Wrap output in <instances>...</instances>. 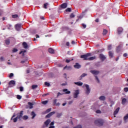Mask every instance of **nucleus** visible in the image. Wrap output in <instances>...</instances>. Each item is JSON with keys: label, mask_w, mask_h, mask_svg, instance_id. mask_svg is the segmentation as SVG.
Returning a JSON list of instances; mask_svg holds the SVG:
<instances>
[{"label": "nucleus", "mask_w": 128, "mask_h": 128, "mask_svg": "<svg viewBox=\"0 0 128 128\" xmlns=\"http://www.w3.org/2000/svg\"><path fill=\"white\" fill-rule=\"evenodd\" d=\"M70 62V60H66V62L68 64Z\"/></svg>", "instance_id": "e2e57ef3"}, {"label": "nucleus", "mask_w": 128, "mask_h": 128, "mask_svg": "<svg viewBox=\"0 0 128 128\" xmlns=\"http://www.w3.org/2000/svg\"><path fill=\"white\" fill-rule=\"evenodd\" d=\"M48 52L50 54H54V50L52 48H49Z\"/></svg>", "instance_id": "dca6fc26"}, {"label": "nucleus", "mask_w": 128, "mask_h": 128, "mask_svg": "<svg viewBox=\"0 0 128 128\" xmlns=\"http://www.w3.org/2000/svg\"><path fill=\"white\" fill-rule=\"evenodd\" d=\"M74 128H82V126L78 125V126H77Z\"/></svg>", "instance_id": "680f3d73"}, {"label": "nucleus", "mask_w": 128, "mask_h": 128, "mask_svg": "<svg viewBox=\"0 0 128 128\" xmlns=\"http://www.w3.org/2000/svg\"><path fill=\"white\" fill-rule=\"evenodd\" d=\"M80 65L78 63H76V64L74 65V68H80Z\"/></svg>", "instance_id": "f8f14e48"}, {"label": "nucleus", "mask_w": 128, "mask_h": 128, "mask_svg": "<svg viewBox=\"0 0 128 128\" xmlns=\"http://www.w3.org/2000/svg\"><path fill=\"white\" fill-rule=\"evenodd\" d=\"M82 26L84 28H86V25L84 24H82Z\"/></svg>", "instance_id": "69168bd1"}, {"label": "nucleus", "mask_w": 128, "mask_h": 128, "mask_svg": "<svg viewBox=\"0 0 128 128\" xmlns=\"http://www.w3.org/2000/svg\"><path fill=\"white\" fill-rule=\"evenodd\" d=\"M16 98H17L18 100H21L22 96H20V95H17V97Z\"/></svg>", "instance_id": "c03bdc74"}, {"label": "nucleus", "mask_w": 128, "mask_h": 128, "mask_svg": "<svg viewBox=\"0 0 128 128\" xmlns=\"http://www.w3.org/2000/svg\"><path fill=\"white\" fill-rule=\"evenodd\" d=\"M20 28H22V24H16V29L19 31L20 30Z\"/></svg>", "instance_id": "6e6552de"}, {"label": "nucleus", "mask_w": 128, "mask_h": 128, "mask_svg": "<svg viewBox=\"0 0 128 128\" xmlns=\"http://www.w3.org/2000/svg\"><path fill=\"white\" fill-rule=\"evenodd\" d=\"M50 116H52V115L50 114V113L46 116V118H50Z\"/></svg>", "instance_id": "603ef678"}, {"label": "nucleus", "mask_w": 128, "mask_h": 128, "mask_svg": "<svg viewBox=\"0 0 128 128\" xmlns=\"http://www.w3.org/2000/svg\"><path fill=\"white\" fill-rule=\"evenodd\" d=\"M72 67L70 66H66L65 67H64V70H66V68H67V70H70V68H71Z\"/></svg>", "instance_id": "c9c22d12"}, {"label": "nucleus", "mask_w": 128, "mask_h": 128, "mask_svg": "<svg viewBox=\"0 0 128 128\" xmlns=\"http://www.w3.org/2000/svg\"><path fill=\"white\" fill-rule=\"evenodd\" d=\"M128 114H126L124 118V122H126V120H128Z\"/></svg>", "instance_id": "a211bd4d"}, {"label": "nucleus", "mask_w": 128, "mask_h": 128, "mask_svg": "<svg viewBox=\"0 0 128 128\" xmlns=\"http://www.w3.org/2000/svg\"><path fill=\"white\" fill-rule=\"evenodd\" d=\"M100 100H106V97L104 96H101L99 98Z\"/></svg>", "instance_id": "b1692460"}, {"label": "nucleus", "mask_w": 128, "mask_h": 128, "mask_svg": "<svg viewBox=\"0 0 128 128\" xmlns=\"http://www.w3.org/2000/svg\"><path fill=\"white\" fill-rule=\"evenodd\" d=\"M0 60L1 62H4V57H0Z\"/></svg>", "instance_id": "49530a36"}, {"label": "nucleus", "mask_w": 128, "mask_h": 128, "mask_svg": "<svg viewBox=\"0 0 128 128\" xmlns=\"http://www.w3.org/2000/svg\"><path fill=\"white\" fill-rule=\"evenodd\" d=\"M50 123V119L47 120L44 123V128H45V126H48Z\"/></svg>", "instance_id": "0eeeda50"}, {"label": "nucleus", "mask_w": 128, "mask_h": 128, "mask_svg": "<svg viewBox=\"0 0 128 128\" xmlns=\"http://www.w3.org/2000/svg\"><path fill=\"white\" fill-rule=\"evenodd\" d=\"M78 94H80V90H74L72 92L74 98H78Z\"/></svg>", "instance_id": "f03ea898"}, {"label": "nucleus", "mask_w": 128, "mask_h": 128, "mask_svg": "<svg viewBox=\"0 0 128 128\" xmlns=\"http://www.w3.org/2000/svg\"><path fill=\"white\" fill-rule=\"evenodd\" d=\"M52 110V108H48L46 110V114H48V112H50Z\"/></svg>", "instance_id": "79ce46f5"}, {"label": "nucleus", "mask_w": 128, "mask_h": 128, "mask_svg": "<svg viewBox=\"0 0 128 128\" xmlns=\"http://www.w3.org/2000/svg\"><path fill=\"white\" fill-rule=\"evenodd\" d=\"M66 12H72V8H68L66 10Z\"/></svg>", "instance_id": "2f4dec72"}, {"label": "nucleus", "mask_w": 128, "mask_h": 128, "mask_svg": "<svg viewBox=\"0 0 128 128\" xmlns=\"http://www.w3.org/2000/svg\"><path fill=\"white\" fill-rule=\"evenodd\" d=\"M16 84V82L14 80H11L9 82V86L10 88H12Z\"/></svg>", "instance_id": "423d86ee"}, {"label": "nucleus", "mask_w": 128, "mask_h": 128, "mask_svg": "<svg viewBox=\"0 0 128 128\" xmlns=\"http://www.w3.org/2000/svg\"><path fill=\"white\" fill-rule=\"evenodd\" d=\"M108 54H109V56H110V58H112V56L114 54H112V52L110 51V52H109Z\"/></svg>", "instance_id": "c756f323"}, {"label": "nucleus", "mask_w": 128, "mask_h": 128, "mask_svg": "<svg viewBox=\"0 0 128 128\" xmlns=\"http://www.w3.org/2000/svg\"><path fill=\"white\" fill-rule=\"evenodd\" d=\"M75 16L74 14L73 13L71 14L70 15V18H74Z\"/></svg>", "instance_id": "864d4df0"}, {"label": "nucleus", "mask_w": 128, "mask_h": 128, "mask_svg": "<svg viewBox=\"0 0 128 128\" xmlns=\"http://www.w3.org/2000/svg\"><path fill=\"white\" fill-rule=\"evenodd\" d=\"M18 17V14L12 15V18H16Z\"/></svg>", "instance_id": "58836bf2"}, {"label": "nucleus", "mask_w": 128, "mask_h": 128, "mask_svg": "<svg viewBox=\"0 0 128 128\" xmlns=\"http://www.w3.org/2000/svg\"><path fill=\"white\" fill-rule=\"evenodd\" d=\"M88 56H90V54H86L82 55L81 58H84V60H88Z\"/></svg>", "instance_id": "7ed1b4c3"}, {"label": "nucleus", "mask_w": 128, "mask_h": 128, "mask_svg": "<svg viewBox=\"0 0 128 128\" xmlns=\"http://www.w3.org/2000/svg\"><path fill=\"white\" fill-rule=\"evenodd\" d=\"M124 92H128V88H124Z\"/></svg>", "instance_id": "09e8293b"}, {"label": "nucleus", "mask_w": 128, "mask_h": 128, "mask_svg": "<svg viewBox=\"0 0 128 128\" xmlns=\"http://www.w3.org/2000/svg\"><path fill=\"white\" fill-rule=\"evenodd\" d=\"M96 114H100L102 112L100 110H97L96 111Z\"/></svg>", "instance_id": "bf43d9fd"}, {"label": "nucleus", "mask_w": 128, "mask_h": 128, "mask_svg": "<svg viewBox=\"0 0 128 128\" xmlns=\"http://www.w3.org/2000/svg\"><path fill=\"white\" fill-rule=\"evenodd\" d=\"M118 32L119 34H122V28H118Z\"/></svg>", "instance_id": "5701e85b"}, {"label": "nucleus", "mask_w": 128, "mask_h": 128, "mask_svg": "<svg viewBox=\"0 0 128 128\" xmlns=\"http://www.w3.org/2000/svg\"><path fill=\"white\" fill-rule=\"evenodd\" d=\"M84 86L86 88V90H90V85L88 84H84L83 85V88H84Z\"/></svg>", "instance_id": "6ab92c4d"}, {"label": "nucleus", "mask_w": 128, "mask_h": 128, "mask_svg": "<svg viewBox=\"0 0 128 128\" xmlns=\"http://www.w3.org/2000/svg\"><path fill=\"white\" fill-rule=\"evenodd\" d=\"M90 94V89H86V94L88 95Z\"/></svg>", "instance_id": "4be33fe9"}, {"label": "nucleus", "mask_w": 128, "mask_h": 128, "mask_svg": "<svg viewBox=\"0 0 128 128\" xmlns=\"http://www.w3.org/2000/svg\"><path fill=\"white\" fill-rule=\"evenodd\" d=\"M45 86H50V84L49 82H45Z\"/></svg>", "instance_id": "de8ad7c7"}, {"label": "nucleus", "mask_w": 128, "mask_h": 128, "mask_svg": "<svg viewBox=\"0 0 128 128\" xmlns=\"http://www.w3.org/2000/svg\"><path fill=\"white\" fill-rule=\"evenodd\" d=\"M20 92H23V91H24V88L20 86Z\"/></svg>", "instance_id": "8fccbe9b"}, {"label": "nucleus", "mask_w": 128, "mask_h": 128, "mask_svg": "<svg viewBox=\"0 0 128 128\" xmlns=\"http://www.w3.org/2000/svg\"><path fill=\"white\" fill-rule=\"evenodd\" d=\"M38 88V85H33L32 86V88L34 90V88Z\"/></svg>", "instance_id": "a19ab883"}, {"label": "nucleus", "mask_w": 128, "mask_h": 128, "mask_svg": "<svg viewBox=\"0 0 128 128\" xmlns=\"http://www.w3.org/2000/svg\"><path fill=\"white\" fill-rule=\"evenodd\" d=\"M95 124L98 126H102L104 124V120L102 119H98L95 120Z\"/></svg>", "instance_id": "f257e3e1"}, {"label": "nucleus", "mask_w": 128, "mask_h": 128, "mask_svg": "<svg viewBox=\"0 0 128 128\" xmlns=\"http://www.w3.org/2000/svg\"><path fill=\"white\" fill-rule=\"evenodd\" d=\"M18 52V49H16V48H14L12 50V52Z\"/></svg>", "instance_id": "37998d69"}, {"label": "nucleus", "mask_w": 128, "mask_h": 128, "mask_svg": "<svg viewBox=\"0 0 128 128\" xmlns=\"http://www.w3.org/2000/svg\"><path fill=\"white\" fill-rule=\"evenodd\" d=\"M99 58H100V60H102V62H104L106 58V56L104 55V54H100Z\"/></svg>", "instance_id": "39448f33"}, {"label": "nucleus", "mask_w": 128, "mask_h": 128, "mask_svg": "<svg viewBox=\"0 0 128 128\" xmlns=\"http://www.w3.org/2000/svg\"><path fill=\"white\" fill-rule=\"evenodd\" d=\"M28 104L30 108L32 109V108H34V106H33L34 104H32V102H28Z\"/></svg>", "instance_id": "aec40b11"}, {"label": "nucleus", "mask_w": 128, "mask_h": 128, "mask_svg": "<svg viewBox=\"0 0 128 128\" xmlns=\"http://www.w3.org/2000/svg\"><path fill=\"white\" fill-rule=\"evenodd\" d=\"M31 116H32V118H34L36 114V113H34V112H31Z\"/></svg>", "instance_id": "412c9836"}, {"label": "nucleus", "mask_w": 128, "mask_h": 128, "mask_svg": "<svg viewBox=\"0 0 128 128\" xmlns=\"http://www.w3.org/2000/svg\"><path fill=\"white\" fill-rule=\"evenodd\" d=\"M108 34V30H106L104 29L103 30V35L106 36Z\"/></svg>", "instance_id": "bb28decb"}, {"label": "nucleus", "mask_w": 128, "mask_h": 128, "mask_svg": "<svg viewBox=\"0 0 128 128\" xmlns=\"http://www.w3.org/2000/svg\"><path fill=\"white\" fill-rule=\"evenodd\" d=\"M62 8H66L68 7V4L66 3H64L60 6Z\"/></svg>", "instance_id": "9d476101"}, {"label": "nucleus", "mask_w": 128, "mask_h": 128, "mask_svg": "<svg viewBox=\"0 0 128 128\" xmlns=\"http://www.w3.org/2000/svg\"><path fill=\"white\" fill-rule=\"evenodd\" d=\"M72 67L70 66H66L65 67H64V70H66V68H67V70H70V68H71Z\"/></svg>", "instance_id": "f704fd0d"}, {"label": "nucleus", "mask_w": 128, "mask_h": 128, "mask_svg": "<svg viewBox=\"0 0 128 128\" xmlns=\"http://www.w3.org/2000/svg\"><path fill=\"white\" fill-rule=\"evenodd\" d=\"M62 94H60V92H58L57 94V98H58L60 96H62Z\"/></svg>", "instance_id": "5fc2aeb1"}, {"label": "nucleus", "mask_w": 128, "mask_h": 128, "mask_svg": "<svg viewBox=\"0 0 128 128\" xmlns=\"http://www.w3.org/2000/svg\"><path fill=\"white\" fill-rule=\"evenodd\" d=\"M54 126L50 125V126L49 127V128H54Z\"/></svg>", "instance_id": "338daca9"}, {"label": "nucleus", "mask_w": 128, "mask_h": 128, "mask_svg": "<svg viewBox=\"0 0 128 128\" xmlns=\"http://www.w3.org/2000/svg\"><path fill=\"white\" fill-rule=\"evenodd\" d=\"M88 76V74H86V73H84V74H82L81 76H80V78H84V76Z\"/></svg>", "instance_id": "c85d7f7f"}, {"label": "nucleus", "mask_w": 128, "mask_h": 128, "mask_svg": "<svg viewBox=\"0 0 128 128\" xmlns=\"http://www.w3.org/2000/svg\"><path fill=\"white\" fill-rule=\"evenodd\" d=\"M95 58H96V56H92L88 58V60H95Z\"/></svg>", "instance_id": "a878e982"}, {"label": "nucleus", "mask_w": 128, "mask_h": 128, "mask_svg": "<svg viewBox=\"0 0 128 128\" xmlns=\"http://www.w3.org/2000/svg\"><path fill=\"white\" fill-rule=\"evenodd\" d=\"M12 76H14V74L10 73V74L9 77L10 78H12Z\"/></svg>", "instance_id": "4d7b16f0"}, {"label": "nucleus", "mask_w": 128, "mask_h": 128, "mask_svg": "<svg viewBox=\"0 0 128 128\" xmlns=\"http://www.w3.org/2000/svg\"><path fill=\"white\" fill-rule=\"evenodd\" d=\"M72 67L70 66H66L65 67H64V70H66V68H67V70H70V68H71Z\"/></svg>", "instance_id": "e433bc0d"}, {"label": "nucleus", "mask_w": 128, "mask_h": 128, "mask_svg": "<svg viewBox=\"0 0 128 128\" xmlns=\"http://www.w3.org/2000/svg\"><path fill=\"white\" fill-rule=\"evenodd\" d=\"M74 84H76V86H82L84 84V83L80 82H75Z\"/></svg>", "instance_id": "1a4fd4ad"}, {"label": "nucleus", "mask_w": 128, "mask_h": 128, "mask_svg": "<svg viewBox=\"0 0 128 128\" xmlns=\"http://www.w3.org/2000/svg\"><path fill=\"white\" fill-rule=\"evenodd\" d=\"M72 102H74V101H72V100L68 102V104H72Z\"/></svg>", "instance_id": "0e129e2a"}, {"label": "nucleus", "mask_w": 128, "mask_h": 128, "mask_svg": "<svg viewBox=\"0 0 128 128\" xmlns=\"http://www.w3.org/2000/svg\"><path fill=\"white\" fill-rule=\"evenodd\" d=\"M18 116H16V118H14L13 119L14 122H18Z\"/></svg>", "instance_id": "473e14b6"}, {"label": "nucleus", "mask_w": 128, "mask_h": 128, "mask_svg": "<svg viewBox=\"0 0 128 128\" xmlns=\"http://www.w3.org/2000/svg\"><path fill=\"white\" fill-rule=\"evenodd\" d=\"M28 116H24L23 117V120H28Z\"/></svg>", "instance_id": "ea45409f"}, {"label": "nucleus", "mask_w": 128, "mask_h": 128, "mask_svg": "<svg viewBox=\"0 0 128 128\" xmlns=\"http://www.w3.org/2000/svg\"><path fill=\"white\" fill-rule=\"evenodd\" d=\"M123 56H124V58L128 56V54H126V53L124 54H123Z\"/></svg>", "instance_id": "052dcab7"}, {"label": "nucleus", "mask_w": 128, "mask_h": 128, "mask_svg": "<svg viewBox=\"0 0 128 128\" xmlns=\"http://www.w3.org/2000/svg\"><path fill=\"white\" fill-rule=\"evenodd\" d=\"M108 50H112V45H109L108 46Z\"/></svg>", "instance_id": "3c124183"}, {"label": "nucleus", "mask_w": 128, "mask_h": 128, "mask_svg": "<svg viewBox=\"0 0 128 128\" xmlns=\"http://www.w3.org/2000/svg\"><path fill=\"white\" fill-rule=\"evenodd\" d=\"M50 115L52 116H54V114H56V112H50Z\"/></svg>", "instance_id": "6e6d98bb"}, {"label": "nucleus", "mask_w": 128, "mask_h": 128, "mask_svg": "<svg viewBox=\"0 0 128 128\" xmlns=\"http://www.w3.org/2000/svg\"><path fill=\"white\" fill-rule=\"evenodd\" d=\"M22 46H23L24 48H26V49L28 48V44H26V42H24L22 43Z\"/></svg>", "instance_id": "ddd939ff"}, {"label": "nucleus", "mask_w": 128, "mask_h": 128, "mask_svg": "<svg viewBox=\"0 0 128 128\" xmlns=\"http://www.w3.org/2000/svg\"><path fill=\"white\" fill-rule=\"evenodd\" d=\"M128 102V100H126V98H124L122 100V104H126Z\"/></svg>", "instance_id": "4468645a"}, {"label": "nucleus", "mask_w": 128, "mask_h": 128, "mask_svg": "<svg viewBox=\"0 0 128 128\" xmlns=\"http://www.w3.org/2000/svg\"><path fill=\"white\" fill-rule=\"evenodd\" d=\"M48 102V100H45V101L42 102V104H46Z\"/></svg>", "instance_id": "4c0bfd02"}, {"label": "nucleus", "mask_w": 128, "mask_h": 128, "mask_svg": "<svg viewBox=\"0 0 128 128\" xmlns=\"http://www.w3.org/2000/svg\"><path fill=\"white\" fill-rule=\"evenodd\" d=\"M48 6V3H45L44 4V8H46Z\"/></svg>", "instance_id": "72a5a7b5"}, {"label": "nucleus", "mask_w": 128, "mask_h": 128, "mask_svg": "<svg viewBox=\"0 0 128 128\" xmlns=\"http://www.w3.org/2000/svg\"><path fill=\"white\" fill-rule=\"evenodd\" d=\"M62 92H65L66 94H70V91H68L66 88L64 89Z\"/></svg>", "instance_id": "9b49d317"}, {"label": "nucleus", "mask_w": 128, "mask_h": 128, "mask_svg": "<svg viewBox=\"0 0 128 128\" xmlns=\"http://www.w3.org/2000/svg\"><path fill=\"white\" fill-rule=\"evenodd\" d=\"M62 116V113H57L56 114V116L58 118H60Z\"/></svg>", "instance_id": "cd10ccee"}, {"label": "nucleus", "mask_w": 128, "mask_h": 128, "mask_svg": "<svg viewBox=\"0 0 128 128\" xmlns=\"http://www.w3.org/2000/svg\"><path fill=\"white\" fill-rule=\"evenodd\" d=\"M54 122H52L50 124V126H54Z\"/></svg>", "instance_id": "774afa93"}, {"label": "nucleus", "mask_w": 128, "mask_h": 128, "mask_svg": "<svg viewBox=\"0 0 128 128\" xmlns=\"http://www.w3.org/2000/svg\"><path fill=\"white\" fill-rule=\"evenodd\" d=\"M119 111H120V108H118L114 112V116H116V114H118Z\"/></svg>", "instance_id": "f3484780"}, {"label": "nucleus", "mask_w": 128, "mask_h": 128, "mask_svg": "<svg viewBox=\"0 0 128 128\" xmlns=\"http://www.w3.org/2000/svg\"><path fill=\"white\" fill-rule=\"evenodd\" d=\"M95 78H96V80L98 82H100V80L98 79V76H96Z\"/></svg>", "instance_id": "a18cd8bd"}, {"label": "nucleus", "mask_w": 128, "mask_h": 128, "mask_svg": "<svg viewBox=\"0 0 128 128\" xmlns=\"http://www.w3.org/2000/svg\"><path fill=\"white\" fill-rule=\"evenodd\" d=\"M90 72L94 74V76H98L100 74V70H90Z\"/></svg>", "instance_id": "20e7f679"}, {"label": "nucleus", "mask_w": 128, "mask_h": 128, "mask_svg": "<svg viewBox=\"0 0 128 128\" xmlns=\"http://www.w3.org/2000/svg\"><path fill=\"white\" fill-rule=\"evenodd\" d=\"M24 52H26V50H22V51H21L20 52V54H23V55L24 54Z\"/></svg>", "instance_id": "7c9ffc66"}, {"label": "nucleus", "mask_w": 128, "mask_h": 128, "mask_svg": "<svg viewBox=\"0 0 128 128\" xmlns=\"http://www.w3.org/2000/svg\"><path fill=\"white\" fill-rule=\"evenodd\" d=\"M58 100L56 99H55L54 100V104H56V102H57Z\"/></svg>", "instance_id": "13d9d810"}, {"label": "nucleus", "mask_w": 128, "mask_h": 128, "mask_svg": "<svg viewBox=\"0 0 128 128\" xmlns=\"http://www.w3.org/2000/svg\"><path fill=\"white\" fill-rule=\"evenodd\" d=\"M10 44V40L7 39L6 40V44H7V46H8Z\"/></svg>", "instance_id": "393cba45"}, {"label": "nucleus", "mask_w": 128, "mask_h": 128, "mask_svg": "<svg viewBox=\"0 0 128 128\" xmlns=\"http://www.w3.org/2000/svg\"><path fill=\"white\" fill-rule=\"evenodd\" d=\"M22 112H24L21 111L20 114H18V115L17 116V118H20L22 116V115H23Z\"/></svg>", "instance_id": "2eb2a0df"}]
</instances>
